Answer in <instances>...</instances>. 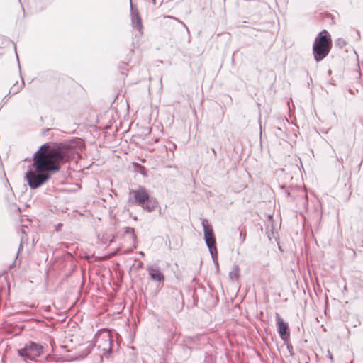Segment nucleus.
I'll return each instance as SVG.
<instances>
[{"label": "nucleus", "mask_w": 363, "mask_h": 363, "mask_svg": "<svg viewBox=\"0 0 363 363\" xmlns=\"http://www.w3.org/2000/svg\"><path fill=\"white\" fill-rule=\"evenodd\" d=\"M73 155L74 150L69 145L46 143L41 145L33 155L34 169L28 170L25 175L29 186L35 189L47 182L51 173L60 169V163L68 162Z\"/></svg>", "instance_id": "1"}, {"label": "nucleus", "mask_w": 363, "mask_h": 363, "mask_svg": "<svg viewBox=\"0 0 363 363\" xmlns=\"http://www.w3.org/2000/svg\"><path fill=\"white\" fill-rule=\"evenodd\" d=\"M331 43L330 35L325 30L318 33L313 46V52L315 61L320 62L328 55L331 48Z\"/></svg>", "instance_id": "2"}, {"label": "nucleus", "mask_w": 363, "mask_h": 363, "mask_svg": "<svg viewBox=\"0 0 363 363\" xmlns=\"http://www.w3.org/2000/svg\"><path fill=\"white\" fill-rule=\"evenodd\" d=\"M130 194L133 197V203L147 212L154 211L159 205L156 199L150 197L146 189L143 186H140L137 189L132 190Z\"/></svg>", "instance_id": "3"}, {"label": "nucleus", "mask_w": 363, "mask_h": 363, "mask_svg": "<svg viewBox=\"0 0 363 363\" xmlns=\"http://www.w3.org/2000/svg\"><path fill=\"white\" fill-rule=\"evenodd\" d=\"M201 225L203 228V236L205 242L209 250L213 262L216 266L217 272L219 270L218 261V252L216 246V238L212 228L210 226L206 219H202Z\"/></svg>", "instance_id": "4"}, {"label": "nucleus", "mask_w": 363, "mask_h": 363, "mask_svg": "<svg viewBox=\"0 0 363 363\" xmlns=\"http://www.w3.org/2000/svg\"><path fill=\"white\" fill-rule=\"evenodd\" d=\"M43 347L33 342H30L26 346L18 350V354L23 357L24 360L36 361L42 354Z\"/></svg>", "instance_id": "5"}, {"label": "nucleus", "mask_w": 363, "mask_h": 363, "mask_svg": "<svg viewBox=\"0 0 363 363\" xmlns=\"http://www.w3.org/2000/svg\"><path fill=\"white\" fill-rule=\"evenodd\" d=\"M130 4L131 26L133 29H135L138 31V35L139 37H140L143 34V26L142 23V18L139 14L138 9H136L133 6L132 0H130Z\"/></svg>", "instance_id": "6"}, {"label": "nucleus", "mask_w": 363, "mask_h": 363, "mask_svg": "<svg viewBox=\"0 0 363 363\" xmlns=\"http://www.w3.org/2000/svg\"><path fill=\"white\" fill-rule=\"evenodd\" d=\"M275 319L280 337L284 342L288 341L290 336L288 324L283 320L278 313H276Z\"/></svg>", "instance_id": "7"}, {"label": "nucleus", "mask_w": 363, "mask_h": 363, "mask_svg": "<svg viewBox=\"0 0 363 363\" xmlns=\"http://www.w3.org/2000/svg\"><path fill=\"white\" fill-rule=\"evenodd\" d=\"M146 269L152 281L159 282L164 281V276L160 272V267L157 264L147 265Z\"/></svg>", "instance_id": "8"}, {"label": "nucleus", "mask_w": 363, "mask_h": 363, "mask_svg": "<svg viewBox=\"0 0 363 363\" xmlns=\"http://www.w3.org/2000/svg\"><path fill=\"white\" fill-rule=\"evenodd\" d=\"M24 86V80L23 78H21V83H18L16 82L13 86L10 89L9 94H11L13 95H15L18 94L23 87Z\"/></svg>", "instance_id": "9"}, {"label": "nucleus", "mask_w": 363, "mask_h": 363, "mask_svg": "<svg viewBox=\"0 0 363 363\" xmlns=\"http://www.w3.org/2000/svg\"><path fill=\"white\" fill-rule=\"evenodd\" d=\"M229 277L232 281H236L239 278V267L238 265H233L229 272Z\"/></svg>", "instance_id": "10"}, {"label": "nucleus", "mask_w": 363, "mask_h": 363, "mask_svg": "<svg viewBox=\"0 0 363 363\" xmlns=\"http://www.w3.org/2000/svg\"><path fill=\"white\" fill-rule=\"evenodd\" d=\"M125 233L131 234L133 235V238L135 239V236L134 235V228L131 227H127L125 228Z\"/></svg>", "instance_id": "11"}, {"label": "nucleus", "mask_w": 363, "mask_h": 363, "mask_svg": "<svg viewBox=\"0 0 363 363\" xmlns=\"http://www.w3.org/2000/svg\"><path fill=\"white\" fill-rule=\"evenodd\" d=\"M246 238V233L241 231L240 233V240L241 243H243Z\"/></svg>", "instance_id": "12"}, {"label": "nucleus", "mask_w": 363, "mask_h": 363, "mask_svg": "<svg viewBox=\"0 0 363 363\" xmlns=\"http://www.w3.org/2000/svg\"><path fill=\"white\" fill-rule=\"evenodd\" d=\"M167 17H168V18H173V19L176 20L177 21H178V22L181 23L184 26V27L186 28L187 31L189 32L188 28H187V26H186V24H185V23H183L182 21H181L180 20H179L177 18L172 17V16H167Z\"/></svg>", "instance_id": "13"}, {"label": "nucleus", "mask_w": 363, "mask_h": 363, "mask_svg": "<svg viewBox=\"0 0 363 363\" xmlns=\"http://www.w3.org/2000/svg\"><path fill=\"white\" fill-rule=\"evenodd\" d=\"M183 349V350L185 352V353L186 354V355H189V352H190V349L186 347V346H183L182 347Z\"/></svg>", "instance_id": "14"}, {"label": "nucleus", "mask_w": 363, "mask_h": 363, "mask_svg": "<svg viewBox=\"0 0 363 363\" xmlns=\"http://www.w3.org/2000/svg\"><path fill=\"white\" fill-rule=\"evenodd\" d=\"M328 357L333 361V354H331V352L330 351H328Z\"/></svg>", "instance_id": "15"}, {"label": "nucleus", "mask_w": 363, "mask_h": 363, "mask_svg": "<svg viewBox=\"0 0 363 363\" xmlns=\"http://www.w3.org/2000/svg\"><path fill=\"white\" fill-rule=\"evenodd\" d=\"M22 248H23V245H22V243H21L20 245H19V247H18V253L20 252V251L22 250ZM17 255H18V254H17ZM18 255H16V257Z\"/></svg>", "instance_id": "16"}, {"label": "nucleus", "mask_w": 363, "mask_h": 363, "mask_svg": "<svg viewBox=\"0 0 363 363\" xmlns=\"http://www.w3.org/2000/svg\"><path fill=\"white\" fill-rule=\"evenodd\" d=\"M139 254H140V256H142V257H144V256H145V253H144L143 251L139 252Z\"/></svg>", "instance_id": "17"}, {"label": "nucleus", "mask_w": 363, "mask_h": 363, "mask_svg": "<svg viewBox=\"0 0 363 363\" xmlns=\"http://www.w3.org/2000/svg\"><path fill=\"white\" fill-rule=\"evenodd\" d=\"M143 262H140V263L138 264V268H142V267H143Z\"/></svg>", "instance_id": "18"}, {"label": "nucleus", "mask_w": 363, "mask_h": 363, "mask_svg": "<svg viewBox=\"0 0 363 363\" xmlns=\"http://www.w3.org/2000/svg\"><path fill=\"white\" fill-rule=\"evenodd\" d=\"M287 347H288V349H289V350H291V348H292V346H291V345H288Z\"/></svg>", "instance_id": "19"}, {"label": "nucleus", "mask_w": 363, "mask_h": 363, "mask_svg": "<svg viewBox=\"0 0 363 363\" xmlns=\"http://www.w3.org/2000/svg\"><path fill=\"white\" fill-rule=\"evenodd\" d=\"M22 233L25 235L26 234L24 230H22Z\"/></svg>", "instance_id": "20"}]
</instances>
